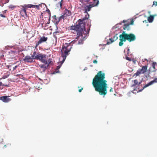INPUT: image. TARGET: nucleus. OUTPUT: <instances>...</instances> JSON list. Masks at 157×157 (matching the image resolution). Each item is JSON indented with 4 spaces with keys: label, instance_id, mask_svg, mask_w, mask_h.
Returning a JSON list of instances; mask_svg holds the SVG:
<instances>
[{
    "label": "nucleus",
    "instance_id": "obj_1",
    "mask_svg": "<svg viewBox=\"0 0 157 157\" xmlns=\"http://www.w3.org/2000/svg\"><path fill=\"white\" fill-rule=\"evenodd\" d=\"M105 74L101 71L98 72L93 80L92 84L96 91L99 92L103 97L106 94L107 91V81L104 80Z\"/></svg>",
    "mask_w": 157,
    "mask_h": 157
},
{
    "label": "nucleus",
    "instance_id": "obj_2",
    "mask_svg": "<svg viewBox=\"0 0 157 157\" xmlns=\"http://www.w3.org/2000/svg\"><path fill=\"white\" fill-rule=\"evenodd\" d=\"M119 37L120 41L119 42V44L120 46H122L123 45V42H125L127 40L129 42H131L135 41L136 38L134 34L132 33L128 34L124 31L122 32L121 34L120 35Z\"/></svg>",
    "mask_w": 157,
    "mask_h": 157
},
{
    "label": "nucleus",
    "instance_id": "obj_3",
    "mask_svg": "<svg viewBox=\"0 0 157 157\" xmlns=\"http://www.w3.org/2000/svg\"><path fill=\"white\" fill-rule=\"evenodd\" d=\"M70 29L72 30L75 31L77 32V35H78L75 39L78 40L79 38V36L82 37L83 36V33L85 32L86 33V29H83L80 27L77 26L75 25H74L71 26L70 27Z\"/></svg>",
    "mask_w": 157,
    "mask_h": 157
},
{
    "label": "nucleus",
    "instance_id": "obj_4",
    "mask_svg": "<svg viewBox=\"0 0 157 157\" xmlns=\"http://www.w3.org/2000/svg\"><path fill=\"white\" fill-rule=\"evenodd\" d=\"M89 18V14L86 15L82 19H79L78 21V23L75 25L77 26L80 27L83 29L86 28V24L83 21L88 19Z\"/></svg>",
    "mask_w": 157,
    "mask_h": 157
},
{
    "label": "nucleus",
    "instance_id": "obj_5",
    "mask_svg": "<svg viewBox=\"0 0 157 157\" xmlns=\"http://www.w3.org/2000/svg\"><path fill=\"white\" fill-rule=\"evenodd\" d=\"M72 48V47H70L68 50H61V56L62 57H67V56L69 55V52H70Z\"/></svg>",
    "mask_w": 157,
    "mask_h": 157
},
{
    "label": "nucleus",
    "instance_id": "obj_6",
    "mask_svg": "<svg viewBox=\"0 0 157 157\" xmlns=\"http://www.w3.org/2000/svg\"><path fill=\"white\" fill-rule=\"evenodd\" d=\"M117 34H116L113 37V38H110L109 39V40L110 41H108L106 45H109L112 43H113L114 41L117 40L118 39V37L117 36Z\"/></svg>",
    "mask_w": 157,
    "mask_h": 157
},
{
    "label": "nucleus",
    "instance_id": "obj_7",
    "mask_svg": "<svg viewBox=\"0 0 157 157\" xmlns=\"http://www.w3.org/2000/svg\"><path fill=\"white\" fill-rule=\"evenodd\" d=\"M46 55L44 54H38L36 55V57L37 60H39L40 61H41L43 59H46Z\"/></svg>",
    "mask_w": 157,
    "mask_h": 157
},
{
    "label": "nucleus",
    "instance_id": "obj_8",
    "mask_svg": "<svg viewBox=\"0 0 157 157\" xmlns=\"http://www.w3.org/2000/svg\"><path fill=\"white\" fill-rule=\"evenodd\" d=\"M9 97V96H2L1 101L5 103L8 102L11 100V99Z\"/></svg>",
    "mask_w": 157,
    "mask_h": 157
},
{
    "label": "nucleus",
    "instance_id": "obj_9",
    "mask_svg": "<svg viewBox=\"0 0 157 157\" xmlns=\"http://www.w3.org/2000/svg\"><path fill=\"white\" fill-rule=\"evenodd\" d=\"M71 43H66L64 45H63L62 46V49L61 50H68V48L71 47L70 45V44Z\"/></svg>",
    "mask_w": 157,
    "mask_h": 157
},
{
    "label": "nucleus",
    "instance_id": "obj_10",
    "mask_svg": "<svg viewBox=\"0 0 157 157\" xmlns=\"http://www.w3.org/2000/svg\"><path fill=\"white\" fill-rule=\"evenodd\" d=\"M147 65L143 66L141 69L139 68V70L142 74L144 73L147 70Z\"/></svg>",
    "mask_w": 157,
    "mask_h": 157
},
{
    "label": "nucleus",
    "instance_id": "obj_11",
    "mask_svg": "<svg viewBox=\"0 0 157 157\" xmlns=\"http://www.w3.org/2000/svg\"><path fill=\"white\" fill-rule=\"evenodd\" d=\"M48 38L47 37H46L45 36H43L41 37H40V39L38 41L39 44H40L43 42H45L47 40Z\"/></svg>",
    "mask_w": 157,
    "mask_h": 157
},
{
    "label": "nucleus",
    "instance_id": "obj_12",
    "mask_svg": "<svg viewBox=\"0 0 157 157\" xmlns=\"http://www.w3.org/2000/svg\"><path fill=\"white\" fill-rule=\"evenodd\" d=\"M129 25L130 24L129 23L124 24L123 26L124 29V30H129L130 29L129 26Z\"/></svg>",
    "mask_w": 157,
    "mask_h": 157
},
{
    "label": "nucleus",
    "instance_id": "obj_13",
    "mask_svg": "<svg viewBox=\"0 0 157 157\" xmlns=\"http://www.w3.org/2000/svg\"><path fill=\"white\" fill-rule=\"evenodd\" d=\"M86 36H84L81 38V39L79 40L78 42V44H83V41L85 40L86 38Z\"/></svg>",
    "mask_w": 157,
    "mask_h": 157
},
{
    "label": "nucleus",
    "instance_id": "obj_14",
    "mask_svg": "<svg viewBox=\"0 0 157 157\" xmlns=\"http://www.w3.org/2000/svg\"><path fill=\"white\" fill-rule=\"evenodd\" d=\"M154 17L152 15H150L147 18V21L149 23H152L154 20Z\"/></svg>",
    "mask_w": 157,
    "mask_h": 157
},
{
    "label": "nucleus",
    "instance_id": "obj_15",
    "mask_svg": "<svg viewBox=\"0 0 157 157\" xmlns=\"http://www.w3.org/2000/svg\"><path fill=\"white\" fill-rule=\"evenodd\" d=\"M65 13L64 14H65V15L67 16H70L71 15V12L69 10H68L67 9H66L65 10Z\"/></svg>",
    "mask_w": 157,
    "mask_h": 157
},
{
    "label": "nucleus",
    "instance_id": "obj_16",
    "mask_svg": "<svg viewBox=\"0 0 157 157\" xmlns=\"http://www.w3.org/2000/svg\"><path fill=\"white\" fill-rule=\"evenodd\" d=\"M30 59H31V57L30 56H26L25 58L23 59V60L25 62H28V61H29Z\"/></svg>",
    "mask_w": 157,
    "mask_h": 157
},
{
    "label": "nucleus",
    "instance_id": "obj_17",
    "mask_svg": "<svg viewBox=\"0 0 157 157\" xmlns=\"http://www.w3.org/2000/svg\"><path fill=\"white\" fill-rule=\"evenodd\" d=\"M155 82H157V78H155L153 80L151 81L148 83L150 86Z\"/></svg>",
    "mask_w": 157,
    "mask_h": 157
},
{
    "label": "nucleus",
    "instance_id": "obj_18",
    "mask_svg": "<svg viewBox=\"0 0 157 157\" xmlns=\"http://www.w3.org/2000/svg\"><path fill=\"white\" fill-rule=\"evenodd\" d=\"M121 25V23H119L117 24L115 26L113 27L112 28V29H113L114 28H118V29H119L120 28H121V27H120L119 25Z\"/></svg>",
    "mask_w": 157,
    "mask_h": 157
},
{
    "label": "nucleus",
    "instance_id": "obj_19",
    "mask_svg": "<svg viewBox=\"0 0 157 157\" xmlns=\"http://www.w3.org/2000/svg\"><path fill=\"white\" fill-rule=\"evenodd\" d=\"M91 7L88 5H86L85 7V9L88 11H90L91 9Z\"/></svg>",
    "mask_w": 157,
    "mask_h": 157
},
{
    "label": "nucleus",
    "instance_id": "obj_20",
    "mask_svg": "<svg viewBox=\"0 0 157 157\" xmlns=\"http://www.w3.org/2000/svg\"><path fill=\"white\" fill-rule=\"evenodd\" d=\"M95 6H97L99 4V1L98 0H93Z\"/></svg>",
    "mask_w": 157,
    "mask_h": 157
},
{
    "label": "nucleus",
    "instance_id": "obj_21",
    "mask_svg": "<svg viewBox=\"0 0 157 157\" xmlns=\"http://www.w3.org/2000/svg\"><path fill=\"white\" fill-rule=\"evenodd\" d=\"M90 27H87V31H86V33L85 32H84V33H84V34H87V35H88V36L89 35V32L90 30Z\"/></svg>",
    "mask_w": 157,
    "mask_h": 157
},
{
    "label": "nucleus",
    "instance_id": "obj_22",
    "mask_svg": "<svg viewBox=\"0 0 157 157\" xmlns=\"http://www.w3.org/2000/svg\"><path fill=\"white\" fill-rule=\"evenodd\" d=\"M91 20H90L87 24V27H90V28L91 26Z\"/></svg>",
    "mask_w": 157,
    "mask_h": 157
},
{
    "label": "nucleus",
    "instance_id": "obj_23",
    "mask_svg": "<svg viewBox=\"0 0 157 157\" xmlns=\"http://www.w3.org/2000/svg\"><path fill=\"white\" fill-rule=\"evenodd\" d=\"M34 5H33L28 4L27 5H25V6L26 7H28V8H34Z\"/></svg>",
    "mask_w": 157,
    "mask_h": 157
},
{
    "label": "nucleus",
    "instance_id": "obj_24",
    "mask_svg": "<svg viewBox=\"0 0 157 157\" xmlns=\"http://www.w3.org/2000/svg\"><path fill=\"white\" fill-rule=\"evenodd\" d=\"M40 61L41 63L45 64H47V61L45 59H43Z\"/></svg>",
    "mask_w": 157,
    "mask_h": 157
},
{
    "label": "nucleus",
    "instance_id": "obj_25",
    "mask_svg": "<svg viewBox=\"0 0 157 157\" xmlns=\"http://www.w3.org/2000/svg\"><path fill=\"white\" fill-rule=\"evenodd\" d=\"M39 66L41 68L43 69H45L46 68L45 67V65L44 64H39Z\"/></svg>",
    "mask_w": 157,
    "mask_h": 157
},
{
    "label": "nucleus",
    "instance_id": "obj_26",
    "mask_svg": "<svg viewBox=\"0 0 157 157\" xmlns=\"http://www.w3.org/2000/svg\"><path fill=\"white\" fill-rule=\"evenodd\" d=\"M67 17L65 15V14H63L61 15V16L59 17V20H60L61 19H64V18L65 17Z\"/></svg>",
    "mask_w": 157,
    "mask_h": 157
},
{
    "label": "nucleus",
    "instance_id": "obj_27",
    "mask_svg": "<svg viewBox=\"0 0 157 157\" xmlns=\"http://www.w3.org/2000/svg\"><path fill=\"white\" fill-rule=\"evenodd\" d=\"M141 74H142L139 69L137 71L136 73H135V75H136V76H138Z\"/></svg>",
    "mask_w": 157,
    "mask_h": 157
},
{
    "label": "nucleus",
    "instance_id": "obj_28",
    "mask_svg": "<svg viewBox=\"0 0 157 157\" xmlns=\"http://www.w3.org/2000/svg\"><path fill=\"white\" fill-rule=\"evenodd\" d=\"M63 58V60L60 62V64L62 65L65 61V59H66V57H62Z\"/></svg>",
    "mask_w": 157,
    "mask_h": 157
},
{
    "label": "nucleus",
    "instance_id": "obj_29",
    "mask_svg": "<svg viewBox=\"0 0 157 157\" xmlns=\"http://www.w3.org/2000/svg\"><path fill=\"white\" fill-rule=\"evenodd\" d=\"M52 59L51 58H49L47 60V63L51 64L52 62Z\"/></svg>",
    "mask_w": 157,
    "mask_h": 157
},
{
    "label": "nucleus",
    "instance_id": "obj_30",
    "mask_svg": "<svg viewBox=\"0 0 157 157\" xmlns=\"http://www.w3.org/2000/svg\"><path fill=\"white\" fill-rule=\"evenodd\" d=\"M15 7V6H13L12 5H10L9 6V8L11 9L12 10H13Z\"/></svg>",
    "mask_w": 157,
    "mask_h": 157
},
{
    "label": "nucleus",
    "instance_id": "obj_31",
    "mask_svg": "<svg viewBox=\"0 0 157 157\" xmlns=\"http://www.w3.org/2000/svg\"><path fill=\"white\" fill-rule=\"evenodd\" d=\"M156 64V63L155 62H153L152 64V67L155 69V66Z\"/></svg>",
    "mask_w": 157,
    "mask_h": 157
},
{
    "label": "nucleus",
    "instance_id": "obj_32",
    "mask_svg": "<svg viewBox=\"0 0 157 157\" xmlns=\"http://www.w3.org/2000/svg\"><path fill=\"white\" fill-rule=\"evenodd\" d=\"M36 56H34V55H32V56L31 57V59H36L37 58H36Z\"/></svg>",
    "mask_w": 157,
    "mask_h": 157
},
{
    "label": "nucleus",
    "instance_id": "obj_33",
    "mask_svg": "<svg viewBox=\"0 0 157 157\" xmlns=\"http://www.w3.org/2000/svg\"><path fill=\"white\" fill-rule=\"evenodd\" d=\"M133 82H134V83L136 85H138V82L137 79H135L133 80Z\"/></svg>",
    "mask_w": 157,
    "mask_h": 157
},
{
    "label": "nucleus",
    "instance_id": "obj_34",
    "mask_svg": "<svg viewBox=\"0 0 157 157\" xmlns=\"http://www.w3.org/2000/svg\"><path fill=\"white\" fill-rule=\"evenodd\" d=\"M59 70H57L56 69V71H54V72L52 73V74H56V73H59Z\"/></svg>",
    "mask_w": 157,
    "mask_h": 157
},
{
    "label": "nucleus",
    "instance_id": "obj_35",
    "mask_svg": "<svg viewBox=\"0 0 157 157\" xmlns=\"http://www.w3.org/2000/svg\"><path fill=\"white\" fill-rule=\"evenodd\" d=\"M143 78H142L141 80L140 81L138 82V86H139V85L143 81Z\"/></svg>",
    "mask_w": 157,
    "mask_h": 157
},
{
    "label": "nucleus",
    "instance_id": "obj_36",
    "mask_svg": "<svg viewBox=\"0 0 157 157\" xmlns=\"http://www.w3.org/2000/svg\"><path fill=\"white\" fill-rule=\"evenodd\" d=\"M22 10L23 11V12H24L25 15H27V13L26 11V8H24L22 9Z\"/></svg>",
    "mask_w": 157,
    "mask_h": 157
},
{
    "label": "nucleus",
    "instance_id": "obj_37",
    "mask_svg": "<svg viewBox=\"0 0 157 157\" xmlns=\"http://www.w3.org/2000/svg\"><path fill=\"white\" fill-rule=\"evenodd\" d=\"M125 59L126 60H128L129 61H131V59L128 56H126L125 57Z\"/></svg>",
    "mask_w": 157,
    "mask_h": 157
},
{
    "label": "nucleus",
    "instance_id": "obj_38",
    "mask_svg": "<svg viewBox=\"0 0 157 157\" xmlns=\"http://www.w3.org/2000/svg\"><path fill=\"white\" fill-rule=\"evenodd\" d=\"M60 20L59 19L58 21H57L55 23V24L56 26H57V25L58 24Z\"/></svg>",
    "mask_w": 157,
    "mask_h": 157
},
{
    "label": "nucleus",
    "instance_id": "obj_39",
    "mask_svg": "<svg viewBox=\"0 0 157 157\" xmlns=\"http://www.w3.org/2000/svg\"><path fill=\"white\" fill-rule=\"evenodd\" d=\"M34 61H35L33 60V59L31 58V59H30V60H29V61H28V62L30 63H32L33 62H34Z\"/></svg>",
    "mask_w": 157,
    "mask_h": 157
},
{
    "label": "nucleus",
    "instance_id": "obj_40",
    "mask_svg": "<svg viewBox=\"0 0 157 157\" xmlns=\"http://www.w3.org/2000/svg\"><path fill=\"white\" fill-rule=\"evenodd\" d=\"M62 65L60 64L57 66L56 69L57 70H59V69L61 67Z\"/></svg>",
    "mask_w": 157,
    "mask_h": 157
},
{
    "label": "nucleus",
    "instance_id": "obj_41",
    "mask_svg": "<svg viewBox=\"0 0 157 157\" xmlns=\"http://www.w3.org/2000/svg\"><path fill=\"white\" fill-rule=\"evenodd\" d=\"M1 86H6V87H9V84H2V85H1Z\"/></svg>",
    "mask_w": 157,
    "mask_h": 157
},
{
    "label": "nucleus",
    "instance_id": "obj_42",
    "mask_svg": "<svg viewBox=\"0 0 157 157\" xmlns=\"http://www.w3.org/2000/svg\"><path fill=\"white\" fill-rule=\"evenodd\" d=\"M49 64H48V63L45 64V65L46 68H45V69H48V68Z\"/></svg>",
    "mask_w": 157,
    "mask_h": 157
},
{
    "label": "nucleus",
    "instance_id": "obj_43",
    "mask_svg": "<svg viewBox=\"0 0 157 157\" xmlns=\"http://www.w3.org/2000/svg\"><path fill=\"white\" fill-rule=\"evenodd\" d=\"M8 75H4L3 76L2 78V79H5L6 78H8Z\"/></svg>",
    "mask_w": 157,
    "mask_h": 157
},
{
    "label": "nucleus",
    "instance_id": "obj_44",
    "mask_svg": "<svg viewBox=\"0 0 157 157\" xmlns=\"http://www.w3.org/2000/svg\"><path fill=\"white\" fill-rule=\"evenodd\" d=\"M52 17L53 18V19L56 20H57V17L56 15H54Z\"/></svg>",
    "mask_w": 157,
    "mask_h": 157
},
{
    "label": "nucleus",
    "instance_id": "obj_45",
    "mask_svg": "<svg viewBox=\"0 0 157 157\" xmlns=\"http://www.w3.org/2000/svg\"><path fill=\"white\" fill-rule=\"evenodd\" d=\"M89 6H90V7H91V8H92L93 7H95V6H94V3L92 4H89Z\"/></svg>",
    "mask_w": 157,
    "mask_h": 157
},
{
    "label": "nucleus",
    "instance_id": "obj_46",
    "mask_svg": "<svg viewBox=\"0 0 157 157\" xmlns=\"http://www.w3.org/2000/svg\"><path fill=\"white\" fill-rule=\"evenodd\" d=\"M15 52L12 51V50H11L9 52V54H11L14 53Z\"/></svg>",
    "mask_w": 157,
    "mask_h": 157
},
{
    "label": "nucleus",
    "instance_id": "obj_47",
    "mask_svg": "<svg viewBox=\"0 0 157 157\" xmlns=\"http://www.w3.org/2000/svg\"><path fill=\"white\" fill-rule=\"evenodd\" d=\"M46 11L48 13L49 15H50V14L51 15L50 11V10L48 8H47V9L46 10Z\"/></svg>",
    "mask_w": 157,
    "mask_h": 157
},
{
    "label": "nucleus",
    "instance_id": "obj_48",
    "mask_svg": "<svg viewBox=\"0 0 157 157\" xmlns=\"http://www.w3.org/2000/svg\"><path fill=\"white\" fill-rule=\"evenodd\" d=\"M153 5H155V6H157V2L156 1H154Z\"/></svg>",
    "mask_w": 157,
    "mask_h": 157
},
{
    "label": "nucleus",
    "instance_id": "obj_49",
    "mask_svg": "<svg viewBox=\"0 0 157 157\" xmlns=\"http://www.w3.org/2000/svg\"><path fill=\"white\" fill-rule=\"evenodd\" d=\"M34 7H36L37 9H39V5H34Z\"/></svg>",
    "mask_w": 157,
    "mask_h": 157
},
{
    "label": "nucleus",
    "instance_id": "obj_50",
    "mask_svg": "<svg viewBox=\"0 0 157 157\" xmlns=\"http://www.w3.org/2000/svg\"><path fill=\"white\" fill-rule=\"evenodd\" d=\"M63 2V0H61V1L59 2L60 6V8H62V2Z\"/></svg>",
    "mask_w": 157,
    "mask_h": 157
},
{
    "label": "nucleus",
    "instance_id": "obj_51",
    "mask_svg": "<svg viewBox=\"0 0 157 157\" xmlns=\"http://www.w3.org/2000/svg\"><path fill=\"white\" fill-rule=\"evenodd\" d=\"M40 44H38V42H37L36 43V45L35 46V48H37V47Z\"/></svg>",
    "mask_w": 157,
    "mask_h": 157
},
{
    "label": "nucleus",
    "instance_id": "obj_52",
    "mask_svg": "<svg viewBox=\"0 0 157 157\" xmlns=\"http://www.w3.org/2000/svg\"><path fill=\"white\" fill-rule=\"evenodd\" d=\"M32 55H34V56H36L37 54H36V51H34Z\"/></svg>",
    "mask_w": 157,
    "mask_h": 157
},
{
    "label": "nucleus",
    "instance_id": "obj_53",
    "mask_svg": "<svg viewBox=\"0 0 157 157\" xmlns=\"http://www.w3.org/2000/svg\"><path fill=\"white\" fill-rule=\"evenodd\" d=\"M150 84H149V83H148L147 84H146V85H145V86L146 87H147L148 86H150Z\"/></svg>",
    "mask_w": 157,
    "mask_h": 157
},
{
    "label": "nucleus",
    "instance_id": "obj_54",
    "mask_svg": "<svg viewBox=\"0 0 157 157\" xmlns=\"http://www.w3.org/2000/svg\"><path fill=\"white\" fill-rule=\"evenodd\" d=\"M87 12H88V11H86V10H85V11H84V13H85L86 14V15H88V14H89Z\"/></svg>",
    "mask_w": 157,
    "mask_h": 157
},
{
    "label": "nucleus",
    "instance_id": "obj_55",
    "mask_svg": "<svg viewBox=\"0 0 157 157\" xmlns=\"http://www.w3.org/2000/svg\"><path fill=\"white\" fill-rule=\"evenodd\" d=\"M56 32H55L53 33V36L54 37H56Z\"/></svg>",
    "mask_w": 157,
    "mask_h": 157
},
{
    "label": "nucleus",
    "instance_id": "obj_56",
    "mask_svg": "<svg viewBox=\"0 0 157 157\" xmlns=\"http://www.w3.org/2000/svg\"><path fill=\"white\" fill-rule=\"evenodd\" d=\"M0 16L1 17H6V16H5V15H3V14H0Z\"/></svg>",
    "mask_w": 157,
    "mask_h": 157
},
{
    "label": "nucleus",
    "instance_id": "obj_57",
    "mask_svg": "<svg viewBox=\"0 0 157 157\" xmlns=\"http://www.w3.org/2000/svg\"><path fill=\"white\" fill-rule=\"evenodd\" d=\"M4 3H2V2H0V5L2 7L4 6Z\"/></svg>",
    "mask_w": 157,
    "mask_h": 157
},
{
    "label": "nucleus",
    "instance_id": "obj_58",
    "mask_svg": "<svg viewBox=\"0 0 157 157\" xmlns=\"http://www.w3.org/2000/svg\"><path fill=\"white\" fill-rule=\"evenodd\" d=\"M98 63V61L97 60H95L93 61V63H94L96 64Z\"/></svg>",
    "mask_w": 157,
    "mask_h": 157
},
{
    "label": "nucleus",
    "instance_id": "obj_59",
    "mask_svg": "<svg viewBox=\"0 0 157 157\" xmlns=\"http://www.w3.org/2000/svg\"><path fill=\"white\" fill-rule=\"evenodd\" d=\"M76 40H74L72 41L71 42H70V43H71H71H73V44H74V43H75V42H76Z\"/></svg>",
    "mask_w": 157,
    "mask_h": 157
},
{
    "label": "nucleus",
    "instance_id": "obj_60",
    "mask_svg": "<svg viewBox=\"0 0 157 157\" xmlns=\"http://www.w3.org/2000/svg\"><path fill=\"white\" fill-rule=\"evenodd\" d=\"M143 90V89H141L137 91V93H139L141 92Z\"/></svg>",
    "mask_w": 157,
    "mask_h": 157
},
{
    "label": "nucleus",
    "instance_id": "obj_61",
    "mask_svg": "<svg viewBox=\"0 0 157 157\" xmlns=\"http://www.w3.org/2000/svg\"><path fill=\"white\" fill-rule=\"evenodd\" d=\"M83 88H81V89H79L78 90V92H81L82 91V90H83Z\"/></svg>",
    "mask_w": 157,
    "mask_h": 157
},
{
    "label": "nucleus",
    "instance_id": "obj_62",
    "mask_svg": "<svg viewBox=\"0 0 157 157\" xmlns=\"http://www.w3.org/2000/svg\"><path fill=\"white\" fill-rule=\"evenodd\" d=\"M136 85L134 83V84H133L131 86V87H134V86H136Z\"/></svg>",
    "mask_w": 157,
    "mask_h": 157
},
{
    "label": "nucleus",
    "instance_id": "obj_63",
    "mask_svg": "<svg viewBox=\"0 0 157 157\" xmlns=\"http://www.w3.org/2000/svg\"><path fill=\"white\" fill-rule=\"evenodd\" d=\"M144 75L147 78L149 75V74H144Z\"/></svg>",
    "mask_w": 157,
    "mask_h": 157
},
{
    "label": "nucleus",
    "instance_id": "obj_64",
    "mask_svg": "<svg viewBox=\"0 0 157 157\" xmlns=\"http://www.w3.org/2000/svg\"><path fill=\"white\" fill-rule=\"evenodd\" d=\"M3 139H1L0 140V144L2 143V142H3Z\"/></svg>",
    "mask_w": 157,
    "mask_h": 157
}]
</instances>
